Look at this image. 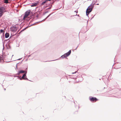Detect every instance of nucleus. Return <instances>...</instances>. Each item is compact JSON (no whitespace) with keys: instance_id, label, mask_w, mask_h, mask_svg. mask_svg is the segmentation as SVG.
<instances>
[{"instance_id":"423d86ee","label":"nucleus","mask_w":121,"mask_h":121,"mask_svg":"<svg viewBox=\"0 0 121 121\" xmlns=\"http://www.w3.org/2000/svg\"><path fill=\"white\" fill-rule=\"evenodd\" d=\"M94 7V5H91L89 6L88 8H87V9H88L89 10H92V9Z\"/></svg>"},{"instance_id":"2eb2a0df","label":"nucleus","mask_w":121,"mask_h":121,"mask_svg":"<svg viewBox=\"0 0 121 121\" xmlns=\"http://www.w3.org/2000/svg\"><path fill=\"white\" fill-rule=\"evenodd\" d=\"M78 11L77 10V11H75L74 12H75L76 13V15H77V13H78Z\"/></svg>"},{"instance_id":"4468645a","label":"nucleus","mask_w":121,"mask_h":121,"mask_svg":"<svg viewBox=\"0 0 121 121\" xmlns=\"http://www.w3.org/2000/svg\"><path fill=\"white\" fill-rule=\"evenodd\" d=\"M0 33H3L4 32V30H0Z\"/></svg>"},{"instance_id":"39448f33","label":"nucleus","mask_w":121,"mask_h":121,"mask_svg":"<svg viewBox=\"0 0 121 121\" xmlns=\"http://www.w3.org/2000/svg\"><path fill=\"white\" fill-rule=\"evenodd\" d=\"M92 10L87 9L86 11V15L88 16L89 13L92 11Z\"/></svg>"},{"instance_id":"20e7f679","label":"nucleus","mask_w":121,"mask_h":121,"mask_svg":"<svg viewBox=\"0 0 121 121\" xmlns=\"http://www.w3.org/2000/svg\"><path fill=\"white\" fill-rule=\"evenodd\" d=\"M39 4V2H37L36 3H34L31 5V6L32 7H35L37 6Z\"/></svg>"},{"instance_id":"1a4fd4ad","label":"nucleus","mask_w":121,"mask_h":121,"mask_svg":"<svg viewBox=\"0 0 121 121\" xmlns=\"http://www.w3.org/2000/svg\"><path fill=\"white\" fill-rule=\"evenodd\" d=\"M5 37L6 38H7L9 36V33H7L5 34Z\"/></svg>"},{"instance_id":"9d476101","label":"nucleus","mask_w":121,"mask_h":121,"mask_svg":"<svg viewBox=\"0 0 121 121\" xmlns=\"http://www.w3.org/2000/svg\"><path fill=\"white\" fill-rule=\"evenodd\" d=\"M26 72L25 73L23 74V75L22 76V78L23 79H26L25 78V77H26Z\"/></svg>"},{"instance_id":"f03ea898","label":"nucleus","mask_w":121,"mask_h":121,"mask_svg":"<svg viewBox=\"0 0 121 121\" xmlns=\"http://www.w3.org/2000/svg\"><path fill=\"white\" fill-rule=\"evenodd\" d=\"M30 13V11L29 10H28L26 12L23 18L24 20H27V18L28 16L29 15Z\"/></svg>"},{"instance_id":"ddd939ff","label":"nucleus","mask_w":121,"mask_h":121,"mask_svg":"<svg viewBox=\"0 0 121 121\" xmlns=\"http://www.w3.org/2000/svg\"><path fill=\"white\" fill-rule=\"evenodd\" d=\"M3 60V58L2 57H0V62H1Z\"/></svg>"},{"instance_id":"a211bd4d","label":"nucleus","mask_w":121,"mask_h":121,"mask_svg":"<svg viewBox=\"0 0 121 121\" xmlns=\"http://www.w3.org/2000/svg\"><path fill=\"white\" fill-rule=\"evenodd\" d=\"M99 4H97V5H98Z\"/></svg>"},{"instance_id":"0eeeda50","label":"nucleus","mask_w":121,"mask_h":121,"mask_svg":"<svg viewBox=\"0 0 121 121\" xmlns=\"http://www.w3.org/2000/svg\"><path fill=\"white\" fill-rule=\"evenodd\" d=\"M71 50H70L69 52H68L66 53L64 55V56L65 55H66V56H69L71 53Z\"/></svg>"},{"instance_id":"dca6fc26","label":"nucleus","mask_w":121,"mask_h":121,"mask_svg":"<svg viewBox=\"0 0 121 121\" xmlns=\"http://www.w3.org/2000/svg\"><path fill=\"white\" fill-rule=\"evenodd\" d=\"M6 62H10V61H6Z\"/></svg>"},{"instance_id":"6e6552de","label":"nucleus","mask_w":121,"mask_h":121,"mask_svg":"<svg viewBox=\"0 0 121 121\" xmlns=\"http://www.w3.org/2000/svg\"><path fill=\"white\" fill-rule=\"evenodd\" d=\"M26 71H24L22 70H20L19 71L18 74H19L21 73H24L25 72L26 73Z\"/></svg>"},{"instance_id":"9b49d317","label":"nucleus","mask_w":121,"mask_h":121,"mask_svg":"<svg viewBox=\"0 0 121 121\" xmlns=\"http://www.w3.org/2000/svg\"><path fill=\"white\" fill-rule=\"evenodd\" d=\"M46 2V1H44L42 2V3L41 4V6L43 5H44V4Z\"/></svg>"},{"instance_id":"f3484780","label":"nucleus","mask_w":121,"mask_h":121,"mask_svg":"<svg viewBox=\"0 0 121 121\" xmlns=\"http://www.w3.org/2000/svg\"><path fill=\"white\" fill-rule=\"evenodd\" d=\"M48 0V1H51V0Z\"/></svg>"},{"instance_id":"f8f14e48","label":"nucleus","mask_w":121,"mask_h":121,"mask_svg":"<svg viewBox=\"0 0 121 121\" xmlns=\"http://www.w3.org/2000/svg\"><path fill=\"white\" fill-rule=\"evenodd\" d=\"M8 0H4V3L6 4L8 3Z\"/></svg>"},{"instance_id":"f257e3e1","label":"nucleus","mask_w":121,"mask_h":121,"mask_svg":"<svg viewBox=\"0 0 121 121\" xmlns=\"http://www.w3.org/2000/svg\"><path fill=\"white\" fill-rule=\"evenodd\" d=\"M5 12V8L4 7H0V17H1Z\"/></svg>"},{"instance_id":"7ed1b4c3","label":"nucleus","mask_w":121,"mask_h":121,"mask_svg":"<svg viewBox=\"0 0 121 121\" xmlns=\"http://www.w3.org/2000/svg\"><path fill=\"white\" fill-rule=\"evenodd\" d=\"M91 102H95L98 100V99L95 97H90L89 98Z\"/></svg>"}]
</instances>
